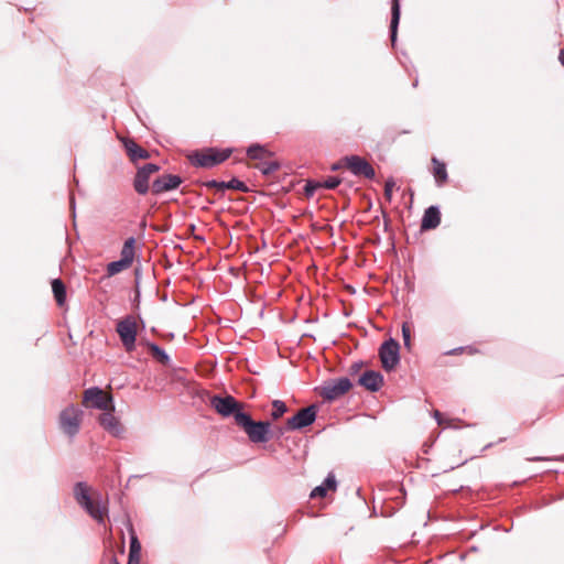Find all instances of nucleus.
Wrapping results in <instances>:
<instances>
[{
	"label": "nucleus",
	"mask_w": 564,
	"mask_h": 564,
	"mask_svg": "<svg viewBox=\"0 0 564 564\" xmlns=\"http://www.w3.org/2000/svg\"><path fill=\"white\" fill-rule=\"evenodd\" d=\"M76 501L98 522H102L107 516V503L100 496H89V488L84 482H77L74 488Z\"/></svg>",
	"instance_id": "nucleus-1"
},
{
	"label": "nucleus",
	"mask_w": 564,
	"mask_h": 564,
	"mask_svg": "<svg viewBox=\"0 0 564 564\" xmlns=\"http://www.w3.org/2000/svg\"><path fill=\"white\" fill-rule=\"evenodd\" d=\"M236 424L245 431L252 443H264L269 441L271 426L269 422H256L247 413H236Z\"/></svg>",
	"instance_id": "nucleus-2"
},
{
	"label": "nucleus",
	"mask_w": 564,
	"mask_h": 564,
	"mask_svg": "<svg viewBox=\"0 0 564 564\" xmlns=\"http://www.w3.org/2000/svg\"><path fill=\"white\" fill-rule=\"evenodd\" d=\"M83 404L101 411L115 410L112 397L97 387L85 390Z\"/></svg>",
	"instance_id": "nucleus-3"
},
{
	"label": "nucleus",
	"mask_w": 564,
	"mask_h": 564,
	"mask_svg": "<svg viewBox=\"0 0 564 564\" xmlns=\"http://www.w3.org/2000/svg\"><path fill=\"white\" fill-rule=\"evenodd\" d=\"M83 411L70 405L64 409L59 414V425L63 432L69 437H74L80 427Z\"/></svg>",
	"instance_id": "nucleus-4"
},
{
	"label": "nucleus",
	"mask_w": 564,
	"mask_h": 564,
	"mask_svg": "<svg viewBox=\"0 0 564 564\" xmlns=\"http://www.w3.org/2000/svg\"><path fill=\"white\" fill-rule=\"evenodd\" d=\"M120 340L128 352L134 350L137 339V322L134 317L127 316L119 321L116 328Z\"/></svg>",
	"instance_id": "nucleus-5"
},
{
	"label": "nucleus",
	"mask_w": 564,
	"mask_h": 564,
	"mask_svg": "<svg viewBox=\"0 0 564 564\" xmlns=\"http://www.w3.org/2000/svg\"><path fill=\"white\" fill-rule=\"evenodd\" d=\"M351 388V382L348 378L343 377L326 382L321 388V395L328 401H334L346 394Z\"/></svg>",
	"instance_id": "nucleus-6"
},
{
	"label": "nucleus",
	"mask_w": 564,
	"mask_h": 564,
	"mask_svg": "<svg viewBox=\"0 0 564 564\" xmlns=\"http://www.w3.org/2000/svg\"><path fill=\"white\" fill-rule=\"evenodd\" d=\"M317 414L315 405L301 409L295 415L288 419L285 430L295 431L304 429L314 423Z\"/></svg>",
	"instance_id": "nucleus-7"
},
{
	"label": "nucleus",
	"mask_w": 564,
	"mask_h": 564,
	"mask_svg": "<svg viewBox=\"0 0 564 564\" xmlns=\"http://www.w3.org/2000/svg\"><path fill=\"white\" fill-rule=\"evenodd\" d=\"M399 343L394 339H389L381 345L379 349V356L383 369L388 371L392 370L399 364Z\"/></svg>",
	"instance_id": "nucleus-8"
},
{
	"label": "nucleus",
	"mask_w": 564,
	"mask_h": 564,
	"mask_svg": "<svg viewBox=\"0 0 564 564\" xmlns=\"http://www.w3.org/2000/svg\"><path fill=\"white\" fill-rule=\"evenodd\" d=\"M210 403L212 406L223 416L234 415L236 419V413H243L241 411V403L237 402L231 395H215L212 398Z\"/></svg>",
	"instance_id": "nucleus-9"
},
{
	"label": "nucleus",
	"mask_w": 564,
	"mask_h": 564,
	"mask_svg": "<svg viewBox=\"0 0 564 564\" xmlns=\"http://www.w3.org/2000/svg\"><path fill=\"white\" fill-rule=\"evenodd\" d=\"M346 167L356 176H364L372 180L376 175L375 169L358 155L346 156L344 160Z\"/></svg>",
	"instance_id": "nucleus-10"
},
{
	"label": "nucleus",
	"mask_w": 564,
	"mask_h": 564,
	"mask_svg": "<svg viewBox=\"0 0 564 564\" xmlns=\"http://www.w3.org/2000/svg\"><path fill=\"white\" fill-rule=\"evenodd\" d=\"M229 155L230 152L228 151H217L214 149H209L207 151L196 153L194 155L193 162L197 166L213 167L227 160Z\"/></svg>",
	"instance_id": "nucleus-11"
},
{
	"label": "nucleus",
	"mask_w": 564,
	"mask_h": 564,
	"mask_svg": "<svg viewBox=\"0 0 564 564\" xmlns=\"http://www.w3.org/2000/svg\"><path fill=\"white\" fill-rule=\"evenodd\" d=\"M158 171L159 166L153 163H148L138 170L133 182V187L138 194L144 195L148 193L150 177Z\"/></svg>",
	"instance_id": "nucleus-12"
},
{
	"label": "nucleus",
	"mask_w": 564,
	"mask_h": 564,
	"mask_svg": "<svg viewBox=\"0 0 564 564\" xmlns=\"http://www.w3.org/2000/svg\"><path fill=\"white\" fill-rule=\"evenodd\" d=\"M99 424L105 431L115 437L122 436L124 429L119 419L115 415V410H106L99 415Z\"/></svg>",
	"instance_id": "nucleus-13"
},
{
	"label": "nucleus",
	"mask_w": 564,
	"mask_h": 564,
	"mask_svg": "<svg viewBox=\"0 0 564 564\" xmlns=\"http://www.w3.org/2000/svg\"><path fill=\"white\" fill-rule=\"evenodd\" d=\"M182 183V178L177 175L165 174L156 178L152 184V192L161 194L177 188Z\"/></svg>",
	"instance_id": "nucleus-14"
},
{
	"label": "nucleus",
	"mask_w": 564,
	"mask_h": 564,
	"mask_svg": "<svg viewBox=\"0 0 564 564\" xmlns=\"http://www.w3.org/2000/svg\"><path fill=\"white\" fill-rule=\"evenodd\" d=\"M359 384L369 391H378L383 384V377L372 370L365 371L359 378Z\"/></svg>",
	"instance_id": "nucleus-15"
},
{
	"label": "nucleus",
	"mask_w": 564,
	"mask_h": 564,
	"mask_svg": "<svg viewBox=\"0 0 564 564\" xmlns=\"http://www.w3.org/2000/svg\"><path fill=\"white\" fill-rule=\"evenodd\" d=\"M441 223V213L437 207L430 206L423 215L421 228L423 230L435 229Z\"/></svg>",
	"instance_id": "nucleus-16"
},
{
	"label": "nucleus",
	"mask_w": 564,
	"mask_h": 564,
	"mask_svg": "<svg viewBox=\"0 0 564 564\" xmlns=\"http://www.w3.org/2000/svg\"><path fill=\"white\" fill-rule=\"evenodd\" d=\"M336 489V479L333 474H328L324 482L315 487L311 492V498H324L328 490Z\"/></svg>",
	"instance_id": "nucleus-17"
},
{
	"label": "nucleus",
	"mask_w": 564,
	"mask_h": 564,
	"mask_svg": "<svg viewBox=\"0 0 564 564\" xmlns=\"http://www.w3.org/2000/svg\"><path fill=\"white\" fill-rule=\"evenodd\" d=\"M433 163V175L438 186L444 185L447 182V171L443 162L436 158L432 159Z\"/></svg>",
	"instance_id": "nucleus-18"
},
{
	"label": "nucleus",
	"mask_w": 564,
	"mask_h": 564,
	"mask_svg": "<svg viewBox=\"0 0 564 564\" xmlns=\"http://www.w3.org/2000/svg\"><path fill=\"white\" fill-rule=\"evenodd\" d=\"M135 239L133 237L128 238L121 249V260L127 262L129 265L132 264L135 253Z\"/></svg>",
	"instance_id": "nucleus-19"
},
{
	"label": "nucleus",
	"mask_w": 564,
	"mask_h": 564,
	"mask_svg": "<svg viewBox=\"0 0 564 564\" xmlns=\"http://www.w3.org/2000/svg\"><path fill=\"white\" fill-rule=\"evenodd\" d=\"M399 21H400V3H399V0H392L391 24H390L392 43H394L395 39H397V30H398Z\"/></svg>",
	"instance_id": "nucleus-20"
},
{
	"label": "nucleus",
	"mask_w": 564,
	"mask_h": 564,
	"mask_svg": "<svg viewBox=\"0 0 564 564\" xmlns=\"http://www.w3.org/2000/svg\"><path fill=\"white\" fill-rule=\"evenodd\" d=\"M52 291L57 305L63 306L66 302V288L63 281L59 279H54L52 281Z\"/></svg>",
	"instance_id": "nucleus-21"
},
{
	"label": "nucleus",
	"mask_w": 564,
	"mask_h": 564,
	"mask_svg": "<svg viewBox=\"0 0 564 564\" xmlns=\"http://www.w3.org/2000/svg\"><path fill=\"white\" fill-rule=\"evenodd\" d=\"M126 150L128 152V155L132 161L139 160V159H148L149 153L147 150L142 149L140 145H138L133 141H129L126 143Z\"/></svg>",
	"instance_id": "nucleus-22"
},
{
	"label": "nucleus",
	"mask_w": 564,
	"mask_h": 564,
	"mask_svg": "<svg viewBox=\"0 0 564 564\" xmlns=\"http://www.w3.org/2000/svg\"><path fill=\"white\" fill-rule=\"evenodd\" d=\"M247 155L251 160H263L269 155V151L260 144H253L248 148Z\"/></svg>",
	"instance_id": "nucleus-23"
},
{
	"label": "nucleus",
	"mask_w": 564,
	"mask_h": 564,
	"mask_svg": "<svg viewBox=\"0 0 564 564\" xmlns=\"http://www.w3.org/2000/svg\"><path fill=\"white\" fill-rule=\"evenodd\" d=\"M148 348L151 351L152 356L156 358L161 364L167 365L170 361V357L167 354L159 347L156 344L149 343Z\"/></svg>",
	"instance_id": "nucleus-24"
},
{
	"label": "nucleus",
	"mask_w": 564,
	"mask_h": 564,
	"mask_svg": "<svg viewBox=\"0 0 564 564\" xmlns=\"http://www.w3.org/2000/svg\"><path fill=\"white\" fill-rule=\"evenodd\" d=\"M131 265H129L127 262L122 261L121 259L118 260V261H112L110 263L107 264V274L109 276H112V275H116L118 273H120L121 271L130 268Z\"/></svg>",
	"instance_id": "nucleus-25"
},
{
	"label": "nucleus",
	"mask_w": 564,
	"mask_h": 564,
	"mask_svg": "<svg viewBox=\"0 0 564 564\" xmlns=\"http://www.w3.org/2000/svg\"><path fill=\"white\" fill-rule=\"evenodd\" d=\"M286 411H288V406L283 401L274 400L272 402L271 416L273 420L280 419L284 413H286Z\"/></svg>",
	"instance_id": "nucleus-26"
},
{
	"label": "nucleus",
	"mask_w": 564,
	"mask_h": 564,
	"mask_svg": "<svg viewBox=\"0 0 564 564\" xmlns=\"http://www.w3.org/2000/svg\"><path fill=\"white\" fill-rule=\"evenodd\" d=\"M223 189H237V191H246V185L243 182L232 178L229 182L221 183V191Z\"/></svg>",
	"instance_id": "nucleus-27"
},
{
	"label": "nucleus",
	"mask_w": 564,
	"mask_h": 564,
	"mask_svg": "<svg viewBox=\"0 0 564 564\" xmlns=\"http://www.w3.org/2000/svg\"><path fill=\"white\" fill-rule=\"evenodd\" d=\"M129 555H132V556L141 555V545L135 535L131 536Z\"/></svg>",
	"instance_id": "nucleus-28"
},
{
	"label": "nucleus",
	"mask_w": 564,
	"mask_h": 564,
	"mask_svg": "<svg viewBox=\"0 0 564 564\" xmlns=\"http://www.w3.org/2000/svg\"><path fill=\"white\" fill-rule=\"evenodd\" d=\"M394 186H395V182L392 178H389L386 181L384 197L388 202H391V199H392V193H393Z\"/></svg>",
	"instance_id": "nucleus-29"
},
{
	"label": "nucleus",
	"mask_w": 564,
	"mask_h": 564,
	"mask_svg": "<svg viewBox=\"0 0 564 564\" xmlns=\"http://www.w3.org/2000/svg\"><path fill=\"white\" fill-rule=\"evenodd\" d=\"M402 337L404 341V346L410 349L411 347V329L406 323L402 325Z\"/></svg>",
	"instance_id": "nucleus-30"
},
{
	"label": "nucleus",
	"mask_w": 564,
	"mask_h": 564,
	"mask_svg": "<svg viewBox=\"0 0 564 564\" xmlns=\"http://www.w3.org/2000/svg\"><path fill=\"white\" fill-rule=\"evenodd\" d=\"M340 184V180L336 176H329L328 178H326L324 181L323 184H321L322 186H324L325 188H328V189H334L336 188L338 185Z\"/></svg>",
	"instance_id": "nucleus-31"
},
{
	"label": "nucleus",
	"mask_w": 564,
	"mask_h": 564,
	"mask_svg": "<svg viewBox=\"0 0 564 564\" xmlns=\"http://www.w3.org/2000/svg\"><path fill=\"white\" fill-rule=\"evenodd\" d=\"M322 186L321 183L307 182L305 185V194L312 196L317 187Z\"/></svg>",
	"instance_id": "nucleus-32"
},
{
	"label": "nucleus",
	"mask_w": 564,
	"mask_h": 564,
	"mask_svg": "<svg viewBox=\"0 0 564 564\" xmlns=\"http://www.w3.org/2000/svg\"><path fill=\"white\" fill-rule=\"evenodd\" d=\"M278 169V165L275 163H264L261 167L262 173L269 174Z\"/></svg>",
	"instance_id": "nucleus-33"
},
{
	"label": "nucleus",
	"mask_w": 564,
	"mask_h": 564,
	"mask_svg": "<svg viewBox=\"0 0 564 564\" xmlns=\"http://www.w3.org/2000/svg\"><path fill=\"white\" fill-rule=\"evenodd\" d=\"M221 183L223 182H218V181L213 180V181H209L206 185L208 187H215L217 189H221Z\"/></svg>",
	"instance_id": "nucleus-34"
},
{
	"label": "nucleus",
	"mask_w": 564,
	"mask_h": 564,
	"mask_svg": "<svg viewBox=\"0 0 564 564\" xmlns=\"http://www.w3.org/2000/svg\"><path fill=\"white\" fill-rule=\"evenodd\" d=\"M128 564H140V556L129 555Z\"/></svg>",
	"instance_id": "nucleus-35"
},
{
	"label": "nucleus",
	"mask_w": 564,
	"mask_h": 564,
	"mask_svg": "<svg viewBox=\"0 0 564 564\" xmlns=\"http://www.w3.org/2000/svg\"><path fill=\"white\" fill-rule=\"evenodd\" d=\"M434 416H435V419H436V421H437V423H438L440 425H443V424H444V421H443V417H442V413H441V412L435 411V412H434Z\"/></svg>",
	"instance_id": "nucleus-36"
},
{
	"label": "nucleus",
	"mask_w": 564,
	"mask_h": 564,
	"mask_svg": "<svg viewBox=\"0 0 564 564\" xmlns=\"http://www.w3.org/2000/svg\"><path fill=\"white\" fill-rule=\"evenodd\" d=\"M558 59H560L561 64L564 65V47L560 52Z\"/></svg>",
	"instance_id": "nucleus-37"
},
{
	"label": "nucleus",
	"mask_w": 564,
	"mask_h": 564,
	"mask_svg": "<svg viewBox=\"0 0 564 564\" xmlns=\"http://www.w3.org/2000/svg\"><path fill=\"white\" fill-rule=\"evenodd\" d=\"M462 348H458V349H453L452 351H449L448 354L449 355H454V354H457L458 351H460Z\"/></svg>",
	"instance_id": "nucleus-38"
}]
</instances>
